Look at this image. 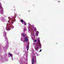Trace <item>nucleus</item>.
<instances>
[{"label":"nucleus","mask_w":64,"mask_h":64,"mask_svg":"<svg viewBox=\"0 0 64 64\" xmlns=\"http://www.w3.org/2000/svg\"><path fill=\"white\" fill-rule=\"evenodd\" d=\"M38 43L39 44H38V45L36 46L35 48V49H36V51H37L38 49H39V47L41 48V44L40 43V38H38Z\"/></svg>","instance_id":"obj_1"},{"label":"nucleus","mask_w":64,"mask_h":64,"mask_svg":"<svg viewBox=\"0 0 64 64\" xmlns=\"http://www.w3.org/2000/svg\"><path fill=\"white\" fill-rule=\"evenodd\" d=\"M4 38H5V40H6V41H7L8 40V39H7V37L6 36V33H5L4 34Z\"/></svg>","instance_id":"obj_2"},{"label":"nucleus","mask_w":64,"mask_h":64,"mask_svg":"<svg viewBox=\"0 0 64 64\" xmlns=\"http://www.w3.org/2000/svg\"><path fill=\"white\" fill-rule=\"evenodd\" d=\"M24 40L26 41V42H28L29 41V40H28V38L27 37H26L24 38Z\"/></svg>","instance_id":"obj_3"},{"label":"nucleus","mask_w":64,"mask_h":64,"mask_svg":"<svg viewBox=\"0 0 64 64\" xmlns=\"http://www.w3.org/2000/svg\"><path fill=\"white\" fill-rule=\"evenodd\" d=\"M29 44H28L27 46V51L29 50Z\"/></svg>","instance_id":"obj_4"},{"label":"nucleus","mask_w":64,"mask_h":64,"mask_svg":"<svg viewBox=\"0 0 64 64\" xmlns=\"http://www.w3.org/2000/svg\"><path fill=\"white\" fill-rule=\"evenodd\" d=\"M32 64H34L35 62H34V58H33L32 59Z\"/></svg>","instance_id":"obj_5"},{"label":"nucleus","mask_w":64,"mask_h":64,"mask_svg":"<svg viewBox=\"0 0 64 64\" xmlns=\"http://www.w3.org/2000/svg\"><path fill=\"white\" fill-rule=\"evenodd\" d=\"M20 21H21V22H22V23H23V22H24V21L22 20H21Z\"/></svg>","instance_id":"obj_6"},{"label":"nucleus","mask_w":64,"mask_h":64,"mask_svg":"<svg viewBox=\"0 0 64 64\" xmlns=\"http://www.w3.org/2000/svg\"><path fill=\"white\" fill-rule=\"evenodd\" d=\"M22 36H23V37H25V36H25V35H24V34H22Z\"/></svg>","instance_id":"obj_7"},{"label":"nucleus","mask_w":64,"mask_h":64,"mask_svg":"<svg viewBox=\"0 0 64 64\" xmlns=\"http://www.w3.org/2000/svg\"><path fill=\"white\" fill-rule=\"evenodd\" d=\"M9 55H10V56L11 57H12V54H10V53H8Z\"/></svg>","instance_id":"obj_8"},{"label":"nucleus","mask_w":64,"mask_h":64,"mask_svg":"<svg viewBox=\"0 0 64 64\" xmlns=\"http://www.w3.org/2000/svg\"><path fill=\"white\" fill-rule=\"evenodd\" d=\"M23 22L24 23H26V22H24V21Z\"/></svg>","instance_id":"obj_9"},{"label":"nucleus","mask_w":64,"mask_h":64,"mask_svg":"<svg viewBox=\"0 0 64 64\" xmlns=\"http://www.w3.org/2000/svg\"><path fill=\"white\" fill-rule=\"evenodd\" d=\"M26 40H24V42H26Z\"/></svg>","instance_id":"obj_10"},{"label":"nucleus","mask_w":64,"mask_h":64,"mask_svg":"<svg viewBox=\"0 0 64 64\" xmlns=\"http://www.w3.org/2000/svg\"><path fill=\"white\" fill-rule=\"evenodd\" d=\"M24 24L26 25V24H26V23H24Z\"/></svg>","instance_id":"obj_11"},{"label":"nucleus","mask_w":64,"mask_h":64,"mask_svg":"<svg viewBox=\"0 0 64 64\" xmlns=\"http://www.w3.org/2000/svg\"><path fill=\"white\" fill-rule=\"evenodd\" d=\"M34 42H36V40H35L34 41Z\"/></svg>","instance_id":"obj_12"},{"label":"nucleus","mask_w":64,"mask_h":64,"mask_svg":"<svg viewBox=\"0 0 64 64\" xmlns=\"http://www.w3.org/2000/svg\"><path fill=\"white\" fill-rule=\"evenodd\" d=\"M42 51V50H40V52H41V51Z\"/></svg>","instance_id":"obj_13"},{"label":"nucleus","mask_w":64,"mask_h":64,"mask_svg":"<svg viewBox=\"0 0 64 64\" xmlns=\"http://www.w3.org/2000/svg\"><path fill=\"white\" fill-rule=\"evenodd\" d=\"M35 62H35L36 63H36V60Z\"/></svg>","instance_id":"obj_14"},{"label":"nucleus","mask_w":64,"mask_h":64,"mask_svg":"<svg viewBox=\"0 0 64 64\" xmlns=\"http://www.w3.org/2000/svg\"><path fill=\"white\" fill-rule=\"evenodd\" d=\"M28 44H29V42H28Z\"/></svg>","instance_id":"obj_15"},{"label":"nucleus","mask_w":64,"mask_h":64,"mask_svg":"<svg viewBox=\"0 0 64 64\" xmlns=\"http://www.w3.org/2000/svg\"><path fill=\"white\" fill-rule=\"evenodd\" d=\"M58 2H60V1H58Z\"/></svg>","instance_id":"obj_16"},{"label":"nucleus","mask_w":64,"mask_h":64,"mask_svg":"<svg viewBox=\"0 0 64 64\" xmlns=\"http://www.w3.org/2000/svg\"><path fill=\"white\" fill-rule=\"evenodd\" d=\"M30 11V10H29V11H28V12H29Z\"/></svg>","instance_id":"obj_17"},{"label":"nucleus","mask_w":64,"mask_h":64,"mask_svg":"<svg viewBox=\"0 0 64 64\" xmlns=\"http://www.w3.org/2000/svg\"><path fill=\"white\" fill-rule=\"evenodd\" d=\"M0 7H1V6H0Z\"/></svg>","instance_id":"obj_18"}]
</instances>
